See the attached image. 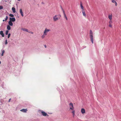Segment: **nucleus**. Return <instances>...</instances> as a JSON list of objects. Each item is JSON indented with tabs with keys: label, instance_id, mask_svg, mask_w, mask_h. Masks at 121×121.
<instances>
[{
	"label": "nucleus",
	"instance_id": "f257e3e1",
	"mask_svg": "<svg viewBox=\"0 0 121 121\" xmlns=\"http://www.w3.org/2000/svg\"><path fill=\"white\" fill-rule=\"evenodd\" d=\"M70 110L72 111V113L73 114V117L75 116V111L74 109V107L73 104L72 103H70L69 104Z\"/></svg>",
	"mask_w": 121,
	"mask_h": 121
},
{
	"label": "nucleus",
	"instance_id": "f03ea898",
	"mask_svg": "<svg viewBox=\"0 0 121 121\" xmlns=\"http://www.w3.org/2000/svg\"><path fill=\"white\" fill-rule=\"evenodd\" d=\"M61 17V16L60 15H55L53 17V21L55 22L56 21L60 18Z\"/></svg>",
	"mask_w": 121,
	"mask_h": 121
},
{
	"label": "nucleus",
	"instance_id": "7ed1b4c3",
	"mask_svg": "<svg viewBox=\"0 0 121 121\" xmlns=\"http://www.w3.org/2000/svg\"><path fill=\"white\" fill-rule=\"evenodd\" d=\"M90 37L91 41L92 43L93 44V33L91 30L90 31Z\"/></svg>",
	"mask_w": 121,
	"mask_h": 121
},
{
	"label": "nucleus",
	"instance_id": "20e7f679",
	"mask_svg": "<svg viewBox=\"0 0 121 121\" xmlns=\"http://www.w3.org/2000/svg\"><path fill=\"white\" fill-rule=\"evenodd\" d=\"M50 31V29H48L47 28H46L44 31L43 34L46 35H47V33L48 32Z\"/></svg>",
	"mask_w": 121,
	"mask_h": 121
},
{
	"label": "nucleus",
	"instance_id": "39448f33",
	"mask_svg": "<svg viewBox=\"0 0 121 121\" xmlns=\"http://www.w3.org/2000/svg\"><path fill=\"white\" fill-rule=\"evenodd\" d=\"M40 112L41 113L42 115L43 116H48V115H47V113L43 111V110H40Z\"/></svg>",
	"mask_w": 121,
	"mask_h": 121
},
{
	"label": "nucleus",
	"instance_id": "423d86ee",
	"mask_svg": "<svg viewBox=\"0 0 121 121\" xmlns=\"http://www.w3.org/2000/svg\"><path fill=\"white\" fill-rule=\"evenodd\" d=\"M10 21L12 22H14L16 21V19L15 17H13L12 18L10 17Z\"/></svg>",
	"mask_w": 121,
	"mask_h": 121
},
{
	"label": "nucleus",
	"instance_id": "0eeeda50",
	"mask_svg": "<svg viewBox=\"0 0 121 121\" xmlns=\"http://www.w3.org/2000/svg\"><path fill=\"white\" fill-rule=\"evenodd\" d=\"M27 111L26 109H23L20 110V111L24 112H26Z\"/></svg>",
	"mask_w": 121,
	"mask_h": 121
},
{
	"label": "nucleus",
	"instance_id": "6e6552de",
	"mask_svg": "<svg viewBox=\"0 0 121 121\" xmlns=\"http://www.w3.org/2000/svg\"><path fill=\"white\" fill-rule=\"evenodd\" d=\"M81 112L82 114L85 113V110L84 108H82L81 109Z\"/></svg>",
	"mask_w": 121,
	"mask_h": 121
},
{
	"label": "nucleus",
	"instance_id": "1a4fd4ad",
	"mask_svg": "<svg viewBox=\"0 0 121 121\" xmlns=\"http://www.w3.org/2000/svg\"><path fill=\"white\" fill-rule=\"evenodd\" d=\"M20 13H21V16H22V17H23L24 15H23V13L22 11V9H20Z\"/></svg>",
	"mask_w": 121,
	"mask_h": 121
},
{
	"label": "nucleus",
	"instance_id": "9d476101",
	"mask_svg": "<svg viewBox=\"0 0 121 121\" xmlns=\"http://www.w3.org/2000/svg\"><path fill=\"white\" fill-rule=\"evenodd\" d=\"M111 0L112 1V2L113 3H115V6H117V2H116V1H115V0Z\"/></svg>",
	"mask_w": 121,
	"mask_h": 121
},
{
	"label": "nucleus",
	"instance_id": "9b49d317",
	"mask_svg": "<svg viewBox=\"0 0 121 121\" xmlns=\"http://www.w3.org/2000/svg\"><path fill=\"white\" fill-rule=\"evenodd\" d=\"M0 34L1 35L2 37H4V34L2 31H0Z\"/></svg>",
	"mask_w": 121,
	"mask_h": 121
},
{
	"label": "nucleus",
	"instance_id": "f8f14e48",
	"mask_svg": "<svg viewBox=\"0 0 121 121\" xmlns=\"http://www.w3.org/2000/svg\"><path fill=\"white\" fill-rule=\"evenodd\" d=\"M80 7L83 10H84V7L82 6V2H80Z\"/></svg>",
	"mask_w": 121,
	"mask_h": 121
},
{
	"label": "nucleus",
	"instance_id": "ddd939ff",
	"mask_svg": "<svg viewBox=\"0 0 121 121\" xmlns=\"http://www.w3.org/2000/svg\"><path fill=\"white\" fill-rule=\"evenodd\" d=\"M9 24L10 26H12L13 25V24L12 23V22L9 21Z\"/></svg>",
	"mask_w": 121,
	"mask_h": 121
},
{
	"label": "nucleus",
	"instance_id": "4468645a",
	"mask_svg": "<svg viewBox=\"0 0 121 121\" xmlns=\"http://www.w3.org/2000/svg\"><path fill=\"white\" fill-rule=\"evenodd\" d=\"M12 10L13 13H15L16 12L15 9V8L14 7H12Z\"/></svg>",
	"mask_w": 121,
	"mask_h": 121
},
{
	"label": "nucleus",
	"instance_id": "2eb2a0df",
	"mask_svg": "<svg viewBox=\"0 0 121 121\" xmlns=\"http://www.w3.org/2000/svg\"><path fill=\"white\" fill-rule=\"evenodd\" d=\"M82 13H83V15L84 16L86 17V14L85 13V12L84 11V10H82Z\"/></svg>",
	"mask_w": 121,
	"mask_h": 121
},
{
	"label": "nucleus",
	"instance_id": "dca6fc26",
	"mask_svg": "<svg viewBox=\"0 0 121 121\" xmlns=\"http://www.w3.org/2000/svg\"><path fill=\"white\" fill-rule=\"evenodd\" d=\"M108 18L110 19V20H111L112 19V15H109L108 16Z\"/></svg>",
	"mask_w": 121,
	"mask_h": 121
},
{
	"label": "nucleus",
	"instance_id": "f3484780",
	"mask_svg": "<svg viewBox=\"0 0 121 121\" xmlns=\"http://www.w3.org/2000/svg\"><path fill=\"white\" fill-rule=\"evenodd\" d=\"M7 28L8 30H10L11 29V27L9 25H8L7 26Z\"/></svg>",
	"mask_w": 121,
	"mask_h": 121
},
{
	"label": "nucleus",
	"instance_id": "a211bd4d",
	"mask_svg": "<svg viewBox=\"0 0 121 121\" xmlns=\"http://www.w3.org/2000/svg\"><path fill=\"white\" fill-rule=\"evenodd\" d=\"M22 30L24 31H26L27 32H28V30L24 28V29H22Z\"/></svg>",
	"mask_w": 121,
	"mask_h": 121
},
{
	"label": "nucleus",
	"instance_id": "6ab92c4d",
	"mask_svg": "<svg viewBox=\"0 0 121 121\" xmlns=\"http://www.w3.org/2000/svg\"><path fill=\"white\" fill-rule=\"evenodd\" d=\"M45 35H44V34L42 36L41 38L42 39H44L45 37V36H46Z\"/></svg>",
	"mask_w": 121,
	"mask_h": 121
},
{
	"label": "nucleus",
	"instance_id": "aec40b11",
	"mask_svg": "<svg viewBox=\"0 0 121 121\" xmlns=\"http://www.w3.org/2000/svg\"><path fill=\"white\" fill-rule=\"evenodd\" d=\"M4 52H5V51H4V50H3L2 51V53L1 54V56H3L4 54Z\"/></svg>",
	"mask_w": 121,
	"mask_h": 121
},
{
	"label": "nucleus",
	"instance_id": "412c9836",
	"mask_svg": "<svg viewBox=\"0 0 121 121\" xmlns=\"http://www.w3.org/2000/svg\"><path fill=\"white\" fill-rule=\"evenodd\" d=\"M9 16L11 17H13L14 16V15L12 14H9Z\"/></svg>",
	"mask_w": 121,
	"mask_h": 121
},
{
	"label": "nucleus",
	"instance_id": "4be33fe9",
	"mask_svg": "<svg viewBox=\"0 0 121 121\" xmlns=\"http://www.w3.org/2000/svg\"><path fill=\"white\" fill-rule=\"evenodd\" d=\"M8 16H6V18H5V21H7V20L8 19Z\"/></svg>",
	"mask_w": 121,
	"mask_h": 121
},
{
	"label": "nucleus",
	"instance_id": "5701e85b",
	"mask_svg": "<svg viewBox=\"0 0 121 121\" xmlns=\"http://www.w3.org/2000/svg\"><path fill=\"white\" fill-rule=\"evenodd\" d=\"M9 32V31L8 30H7L6 31L5 34L6 35H7L8 34Z\"/></svg>",
	"mask_w": 121,
	"mask_h": 121
},
{
	"label": "nucleus",
	"instance_id": "b1692460",
	"mask_svg": "<svg viewBox=\"0 0 121 121\" xmlns=\"http://www.w3.org/2000/svg\"><path fill=\"white\" fill-rule=\"evenodd\" d=\"M10 35H11V34L10 33H9L8 34V38H9V37L10 36Z\"/></svg>",
	"mask_w": 121,
	"mask_h": 121
},
{
	"label": "nucleus",
	"instance_id": "393cba45",
	"mask_svg": "<svg viewBox=\"0 0 121 121\" xmlns=\"http://www.w3.org/2000/svg\"><path fill=\"white\" fill-rule=\"evenodd\" d=\"M112 21H111V20H110V21L109 22V24H112Z\"/></svg>",
	"mask_w": 121,
	"mask_h": 121
},
{
	"label": "nucleus",
	"instance_id": "a878e982",
	"mask_svg": "<svg viewBox=\"0 0 121 121\" xmlns=\"http://www.w3.org/2000/svg\"><path fill=\"white\" fill-rule=\"evenodd\" d=\"M3 9V7L2 6H0V9Z\"/></svg>",
	"mask_w": 121,
	"mask_h": 121
},
{
	"label": "nucleus",
	"instance_id": "bb28decb",
	"mask_svg": "<svg viewBox=\"0 0 121 121\" xmlns=\"http://www.w3.org/2000/svg\"><path fill=\"white\" fill-rule=\"evenodd\" d=\"M61 9H62V10L63 11V13H64V14H65V11H64V10L63 9H62V7H61Z\"/></svg>",
	"mask_w": 121,
	"mask_h": 121
},
{
	"label": "nucleus",
	"instance_id": "cd10ccee",
	"mask_svg": "<svg viewBox=\"0 0 121 121\" xmlns=\"http://www.w3.org/2000/svg\"><path fill=\"white\" fill-rule=\"evenodd\" d=\"M109 27H112V25H111V24H109Z\"/></svg>",
	"mask_w": 121,
	"mask_h": 121
},
{
	"label": "nucleus",
	"instance_id": "c85d7f7f",
	"mask_svg": "<svg viewBox=\"0 0 121 121\" xmlns=\"http://www.w3.org/2000/svg\"><path fill=\"white\" fill-rule=\"evenodd\" d=\"M5 44H7V40H6L5 42Z\"/></svg>",
	"mask_w": 121,
	"mask_h": 121
},
{
	"label": "nucleus",
	"instance_id": "c756f323",
	"mask_svg": "<svg viewBox=\"0 0 121 121\" xmlns=\"http://www.w3.org/2000/svg\"><path fill=\"white\" fill-rule=\"evenodd\" d=\"M29 33H30L31 34H33V32H31V31H30V32H28Z\"/></svg>",
	"mask_w": 121,
	"mask_h": 121
},
{
	"label": "nucleus",
	"instance_id": "7c9ffc66",
	"mask_svg": "<svg viewBox=\"0 0 121 121\" xmlns=\"http://www.w3.org/2000/svg\"><path fill=\"white\" fill-rule=\"evenodd\" d=\"M64 17H65V18L66 17H67L66 16L65 14H64Z\"/></svg>",
	"mask_w": 121,
	"mask_h": 121
},
{
	"label": "nucleus",
	"instance_id": "2f4dec72",
	"mask_svg": "<svg viewBox=\"0 0 121 121\" xmlns=\"http://www.w3.org/2000/svg\"><path fill=\"white\" fill-rule=\"evenodd\" d=\"M44 46L45 47V48H46V47H47V46H46V45H44Z\"/></svg>",
	"mask_w": 121,
	"mask_h": 121
},
{
	"label": "nucleus",
	"instance_id": "473e14b6",
	"mask_svg": "<svg viewBox=\"0 0 121 121\" xmlns=\"http://www.w3.org/2000/svg\"><path fill=\"white\" fill-rule=\"evenodd\" d=\"M11 100V98L10 99H9V102H10V100Z\"/></svg>",
	"mask_w": 121,
	"mask_h": 121
},
{
	"label": "nucleus",
	"instance_id": "72a5a7b5",
	"mask_svg": "<svg viewBox=\"0 0 121 121\" xmlns=\"http://www.w3.org/2000/svg\"><path fill=\"white\" fill-rule=\"evenodd\" d=\"M65 18V19H66V20H68V19H67V17H66Z\"/></svg>",
	"mask_w": 121,
	"mask_h": 121
},
{
	"label": "nucleus",
	"instance_id": "f704fd0d",
	"mask_svg": "<svg viewBox=\"0 0 121 121\" xmlns=\"http://www.w3.org/2000/svg\"><path fill=\"white\" fill-rule=\"evenodd\" d=\"M5 21V20H3V21L4 22Z\"/></svg>",
	"mask_w": 121,
	"mask_h": 121
},
{
	"label": "nucleus",
	"instance_id": "c9c22d12",
	"mask_svg": "<svg viewBox=\"0 0 121 121\" xmlns=\"http://www.w3.org/2000/svg\"><path fill=\"white\" fill-rule=\"evenodd\" d=\"M1 63V62L0 61V64Z\"/></svg>",
	"mask_w": 121,
	"mask_h": 121
},
{
	"label": "nucleus",
	"instance_id": "e433bc0d",
	"mask_svg": "<svg viewBox=\"0 0 121 121\" xmlns=\"http://www.w3.org/2000/svg\"><path fill=\"white\" fill-rule=\"evenodd\" d=\"M18 1H20V0H17Z\"/></svg>",
	"mask_w": 121,
	"mask_h": 121
}]
</instances>
